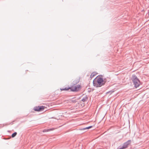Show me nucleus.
<instances>
[{
  "label": "nucleus",
  "mask_w": 149,
  "mask_h": 149,
  "mask_svg": "<svg viewBox=\"0 0 149 149\" xmlns=\"http://www.w3.org/2000/svg\"><path fill=\"white\" fill-rule=\"evenodd\" d=\"M124 149L125 148H123V146L121 147H120V148H117V149Z\"/></svg>",
  "instance_id": "obj_12"
},
{
  "label": "nucleus",
  "mask_w": 149,
  "mask_h": 149,
  "mask_svg": "<svg viewBox=\"0 0 149 149\" xmlns=\"http://www.w3.org/2000/svg\"><path fill=\"white\" fill-rule=\"evenodd\" d=\"M80 86L79 85H76L74 87L71 88L70 90L72 91H77L79 88H80Z\"/></svg>",
  "instance_id": "obj_3"
},
{
  "label": "nucleus",
  "mask_w": 149,
  "mask_h": 149,
  "mask_svg": "<svg viewBox=\"0 0 149 149\" xmlns=\"http://www.w3.org/2000/svg\"><path fill=\"white\" fill-rule=\"evenodd\" d=\"M71 88L70 87H69V88H60V90L61 91H68L69 89H70Z\"/></svg>",
  "instance_id": "obj_8"
},
{
  "label": "nucleus",
  "mask_w": 149,
  "mask_h": 149,
  "mask_svg": "<svg viewBox=\"0 0 149 149\" xmlns=\"http://www.w3.org/2000/svg\"><path fill=\"white\" fill-rule=\"evenodd\" d=\"M92 126H90L87 127H86L85 128L81 129H80V130H87V129H88L90 128H92Z\"/></svg>",
  "instance_id": "obj_5"
},
{
  "label": "nucleus",
  "mask_w": 149,
  "mask_h": 149,
  "mask_svg": "<svg viewBox=\"0 0 149 149\" xmlns=\"http://www.w3.org/2000/svg\"><path fill=\"white\" fill-rule=\"evenodd\" d=\"M17 133L16 132H15L13 133L12 135V137H15L16 135H17Z\"/></svg>",
  "instance_id": "obj_10"
},
{
  "label": "nucleus",
  "mask_w": 149,
  "mask_h": 149,
  "mask_svg": "<svg viewBox=\"0 0 149 149\" xmlns=\"http://www.w3.org/2000/svg\"><path fill=\"white\" fill-rule=\"evenodd\" d=\"M106 79H103L102 78L99 77L97 79V80H94L93 84L94 86L96 87H100L105 84L106 82Z\"/></svg>",
  "instance_id": "obj_1"
},
{
  "label": "nucleus",
  "mask_w": 149,
  "mask_h": 149,
  "mask_svg": "<svg viewBox=\"0 0 149 149\" xmlns=\"http://www.w3.org/2000/svg\"><path fill=\"white\" fill-rule=\"evenodd\" d=\"M39 106L36 107H34V109L35 111H38L37 110H36V109H39Z\"/></svg>",
  "instance_id": "obj_11"
},
{
  "label": "nucleus",
  "mask_w": 149,
  "mask_h": 149,
  "mask_svg": "<svg viewBox=\"0 0 149 149\" xmlns=\"http://www.w3.org/2000/svg\"><path fill=\"white\" fill-rule=\"evenodd\" d=\"M54 129H47V130H44L43 131V132H48L51 131V130H53Z\"/></svg>",
  "instance_id": "obj_9"
},
{
  "label": "nucleus",
  "mask_w": 149,
  "mask_h": 149,
  "mask_svg": "<svg viewBox=\"0 0 149 149\" xmlns=\"http://www.w3.org/2000/svg\"><path fill=\"white\" fill-rule=\"evenodd\" d=\"M92 74H91V76H92Z\"/></svg>",
  "instance_id": "obj_13"
},
{
  "label": "nucleus",
  "mask_w": 149,
  "mask_h": 149,
  "mask_svg": "<svg viewBox=\"0 0 149 149\" xmlns=\"http://www.w3.org/2000/svg\"><path fill=\"white\" fill-rule=\"evenodd\" d=\"M44 107L43 106H39V109H37V110L38 111H42L44 110Z\"/></svg>",
  "instance_id": "obj_6"
},
{
  "label": "nucleus",
  "mask_w": 149,
  "mask_h": 149,
  "mask_svg": "<svg viewBox=\"0 0 149 149\" xmlns=\"http://www.w3.org/2000/svg\"><path fill=\"white\" fill-rule=\"evenodd\" d=\"M132 80L136 88L138 87L140 84V81L135 75H133L132 77Z\"/></svg>",
  "instance_id": "obj_2"
},
{
  "label": "nucleus",
  "mask_w": 149,
  "mask_h": 149,
  "mask_svg": "<svg viewBox=\"0 0 149 149\" xmlns=\"http://www.w3.org/2000/svg\"><path fill=\"white\" fill-rule=\"evenodd\" d=\"M87 99H88V97H87V95H86L82 99L81 101L83 102H85L87 101Z\"/></svg>",
  "instance_id": "obj_7"
},
{
  "label": "nucleus",
  "mask_w": 149,
  "mask_h": 149,
  "mask_svg": "<svg viewBox=\"0 0 149 149\" xmlns=\"http://www.w3.org/2000/svg\"><path fill=\"white\" fill-rule=\"evenodd\" d=\"M131 142V141L129 140L128 141H127L125 143H124L123 145V148H124L125 149L127 148V147L128 146L130 143Z\"/></svg>",
  "instance_id": "obj_4"
}]
</instances>
